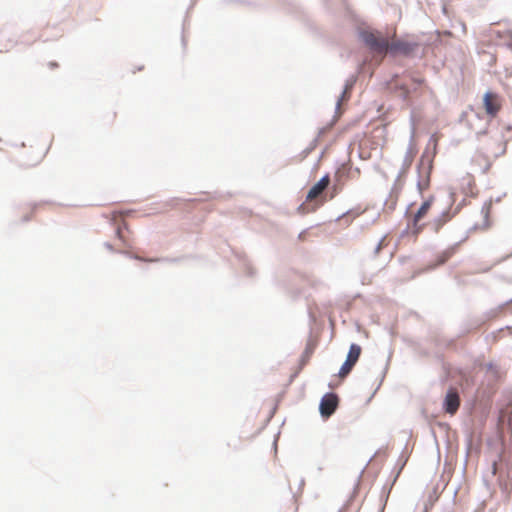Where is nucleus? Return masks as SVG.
<instances>
[{
	"label": "nucleus",
	"mask_w": 512,
	"mask_h": 512,
	"mask_svg": "<svg viewBox=\"0 0 512 512\" xmlns=\"http://www.w3.org/2000/svg\"><path fill=\"white\" fill-rule=\"evenodd\" d=\"M395 89L401 92L400 97L404 101H407L410 98L412 90L405 83L397 82L395 84Z\"/></svg>",
	"instance_id": "nucleus-13"
},
{
	"label": "nucleus",
	"mask_w": 512,
	"mask_h": 512,
	"mask_svg": "<svg viewBox=\"0 0 512 512\" xmlns=\"http://www.w3.org/2000/svg\"><path fill=\"white\" fill-rule=\"evenodd\" d=\"M330 175L324 174L308 191L306 201H311L318 197L320 193L329 185Z\"/></svg>",
	"instance_id": "nucleus-7"
},
{
	"label": "nucleus",
	"mask_w": 512,
	"mask_h": 512,
	"mask_svg": "<svg viewBox=\"0 0 512 512\" xmlns=\"http://www.w3.org/2000/svg\"><path fill=\"white\" fill-rule=\"evenodd\" d=\"M457 246L458 243H456L454 246L450 247L449 249L445 250L441 255H439L437 259V264H444L454 254Z\"/></svg>",
	"instance_id": "nucleus-14"
},
{
	"label": "nucleus",
	"mask_w": 512,
	"mask_h": 512,
	"mask_svg": "<svg viewBox=\"0 0 512 512\" xmlns=\"http://www.w3.org/2000/svg\"><path fill=\"white\" fill-rule=\"evenodd\" d=\"M413 157H414V153L412 151V147L411 145L408 147L407 149V152H406V156L403 160V165H402V168L401 170L399 171L397 177H396V180H395V183L392 187V190H391V195L396 191L398 192L401 187L397 188V183L398 181L400 180V178L405 175L407 173V171L409 170V168L411 167L412 165V162H413Z\"/></svg>",
	"instance_id": "nucleus-8"
},
{
	"label": "nucleus",
	"mask_w": 512,
	"mask_h": 512,
	"mask_svg": "<svg viewBox=\"0 0 512 512\" xmlns=\"http://www.w3.org/2000/svg\"><path fill=\"white\" fill-rule=\"evenodd\" d=\"M396 206V199H393L389 205L390 210H394Z\"/></svg>",
	"instance_id": "nucleus-27"
},
{
	"label": "nucleus",
	"mask_w": 512,
	"mask_h": 512,
	"mask_svg": "<svg viewBox=\"0 0 512 512\" xmlns=\"http://www.w3.org/2000/svg\"><path fill=\"white\" fill-rule=\"evenodd\" d=\"M420 220H414V215L408 221L410 224V231L414 236H417L426 224H418Z\"/></svg>",
	"instance_id": "nucleus-15"
},
{
	"label": "nucleus",
	"mask_w": 512,
	"mask_h": 512,
	"mask_svg": "<svg viewBox=\"0 0 512 512\" xmlns=\"http://www.w3.org/2000/svg\"><path fill=\"white\" fill-rule=\"evenodd\" d=\"M317 144H318V137H315L311 141L310 145L304 150L305 155H308L309 153H311L315 149Z\"/></svg>",
	"instance_id": "nucleus-22"
},
{
	"label": "nucleus",
	"mask_w": 512,
	"mask_h": 512,
	"mask_svg": "<svg viewBox=\"0 0 512 512\" xmlns=\"http://www.w3.org/2000/svg\"><path fill=\"white\" fill-rule=\"evenodd\" d=\"M325 132H326L325 127L320 128L316 137H318V138L321 137L322 135L325 134Z\"/></svg>",
	"instance_id": "nucleus-25"
},
{
	"label": "nucleus",
	"mask_w": 512,
	"mask_h": 512,
	"mask_svg": "<svg viewBox=\"0 0 512 512\" xmlns=\"http://www.w3.org/2000/svg\"><path fill=\"white\" fill-rule=\"evenodd\" d=\"M458 209L455 211H451V207L443 210L437 217H435L431 222L427 223V226L434 233H438L440 229L449 222L457 213Z\"/></svg>",
	"instance_id": "nucleus-4"
},
{
	"label": "nucleus",
	"mask_w": 512,
	"mask_h": 512,
	"mask_svg": "<svg viewBox=\"0 0 512 512\" xmlns=\"http://www.w3.org/2000/svg\"><path fill=\"white\" fill-rule=\"evenodd\" d=\"M240 261L242 262V265L244 267L246 275L249 277H253L255 274V271H254L253 267L250 265V263L248 262V260L246 259V257L241 258Z\"/></svg>",
	"instance_id": "nucleus-19"
},
{
	"label": "nucleus",
	"mask_w": 512,
	"mask_h": 512,
	"mask_svg": "<svg viewBox=\"0 0 512 512\" xmlns=\"http://www.w3.org/2000/svg\"><path fill=\"white\" fill-rule=\"evenodd\" d=\"M424 164V155H422L419 163L417 164V173H418V179H417V183H416V186H417V189L419 191V193L421 194L422 191H423V184H422V180H421V169H422V166Z\"/></svg>",
	"instance_id": "nucleus-17"
},
{
	"label": "nucleus",
	"mask_w": 512,
	"mask_h": 512,
	"mask_svg": "<svg viewBox=\"0 0 512 512\" xmlns=\"http://www.w3.org/2000/svg\"><path fill=\"white\" fill-rule=\"evenodd\" d=\"M354 82L355 80H352L351 82L347 81L346 84H345V87H344V90L342 91L340 97L338 98V101L336 103V107H335V110L337 111L339 109V103L341 100H343L345 98V94H346V90L347 89H351L354 85Z\"/></svg>",
	"instance_id": "nucleus-20"
},
{
	"label": "nucleus",
	"mask_w": 512,
	"mask_h": 512,
	"mask_svg": "<svg viewBox=\"0 0 512 512\" xmlns=\"http://www.w3.org/2000/svg\"><path fill=\"white\" fill-rule=\"evenodd\" d=\"M434 201V196L430 195L426 200H424L417 211L414 213V220H421L426 216L428 211L430 210Z\"/></svg>",
	"instance_id": "nucleus-10"
},
{
	"label": "nucleus",
	"mask_w": 512,
	"mask_h": 512,
	"mask_svg": "<svg viewBox=\"0 0 512 512\" xmlns=\"http://www.w3.org/2000/svg\"><path fill=\"white\" fill-rule=\"evenodd\" d=\"M413 82L418 86L421 85L424 82V80L421 78H413Z\"/></svg>",
	"instance_id": "nucleus-26"
},
{
	"label": "nucleus",
	"mask_w": 512,
	"mask_h": 512,
	"mask_svg": "<svg viewBox=\"0 0 512 512\" xmlns=\"http://www.w3.org/2000/svg\"><path fill=\"white\" fill-rule=\"evenodd\" d=\"M408 461V457L407 456H403L401 455L400 458L398 459V464H399V469L393 479V482L391 484L390 487H386L384 486L382 488V493H381V506L379 508V512H383L384 511V508L387 504V501H388V498H389V494H390V491L392 489V486L393 484L395 483V481L397 480L398 476L400 475L402 469L404 468V466L406 465Z\"/></svg>",
	"instance_id": "nucleus-5"
},
{
	"label": "nucleus",
	"mask_w": 512,
	"mask_h": 512,
	"mask_svg": "<svg viewBox=\"0 0 512 512\" xmlns=\"http://www.w3.org/2000/svg\"><path fill=\"white\" fill-rule=\"evenodd\" d=\"M339 396L335 392H326L319 402V413L322 419H329L338 409Z\"/></svg>",
	"instance_id": "nucleus-2"
},
{
	"label": "nucleus",
	"mask_w": 512,
	"mask_h": 512,
	"mask_svg": "<svg viewBox=\"0 0 512 512\" xmlns=\"http://www.w3.org/2000/svg\"><path fill=\"white\" fill-rule=\"evenodd\" d=\"M312 353H313V347L308 344L306 346L304 352L301 355L300 368H302L306 364L307 360L309 359V357L311 356Z\"/></svg>",
	"instance_id": "nucleus-18"
},
{
	"label": "nucleus",
	"mask_w": 512,
	"mask_h": 512,
	"mask_svg": "<svg viewBox=\"0 0 512 512\" xmlns=\"http://www.w3.org/2000/svg\"><path fill=\"white\" fill-rule=\"evenodd\" d=\"M388 202H389V200H388V199H385V201H384V205H388Z\"/></svg>",
	"instance_id": "nucleus-40"
},
{
	"label": "nucleus",
	"mask_w": 512,
	"mask_h": 512,
	"mask_svg": "<svg viewBox=\"0 0 512 512\" xmlns=\"http://www.w3.org/2000/svg\"><path fill=\"white\" fill-rule=\"evenodd\" d=\"M163 260H164V261H169V262H176V261H178L179 259H178V258H171V259H169V258H165V259H163Z\"/></svg>",
	"instance_id": "nucleus-31"
},
{
	"label": "nucleus",
	"mask_w": 512,
	"mask_h": 512,
	"mask_svg": "<svg viewBox=\"0 0 512 512\" xmlns=\"http://www.w3.org/2000/svg\"><path fill=\"white\" fill-rule=\"evenodd\" d=\"M104 246H105L108 250H110V251H114L113 246H112V244H111V243H109V242H105V243H104Z\"/></svg>",
	"instance_id": "nucleus-28"
},
{
	"label": "nucleus",
	"mask_w": 512,
	"mask_h": 512,
	"mask_svg": "<svg viewBox=\"0 0 512 512\" xmlns=\"http://www.w3.org/2000/svg\"><path fill=\"white\" fill-rule=\"evenodd\" d=\"M429 169H431V165L429 164ZM430 170L427 171V177H429Z\"/></svg>",
	"instance_id": "nucleus-39"
},
{
	"label": "nucleus",
	"mask_w": 512,
	"mask_h": 512,
	"mask_svg": "<svg viewBox=\"0 0 512 512\" xmlns=\"http://www.w3.org/2000/svg\"><path fill=\"white\" fill-rule=\"evenodd\" d=\"M358 37L371 52H387L391 57H413L421 46L418 40L397 39L389 42L381 33H374L368 29H360Z\"/></svg>",
	"instance_id": "nucleus-1"
},
{
	"label": "nucleus",
	"mask_w": 512,
	"mask_h": 512,
	"mask_svg": "<svg viewBox=\"0 0 512 512\" xmlns=\"http://www.w3.org/2000/svg\"><path fill=\"white\" fill-rule=\"evenodd\" d=\"M492 469H493V474H496V471H497V464H496V462L493 463Z\"/></svg>",
	"instance_id": "nucleus-32"
},
{
	"label": "nucleus",
	"mask_w": 512,
	"mask_h": 512,
	"mask_svg": "<svg viewBox=\"0 0 512 512\" xmlns=\"http://www.w3.org/2000/svg\"><path fill=\"white\" fill-rule=\"evenodd\" d=\"M338 512H343L342 509H340Z\"/></svg>",
	"instance_id": "nucleus-41"
},
{
	"label": "nucleus",
	"mask_w": 512,
	"mask_h": 512,
	"mask_svg": "<svg viewBox=\"0 0 512 512\" xmlns=\"http://www.w3.org/2000/svg\"><path fill=\"white\" fill-rule=\"evenodd\" d=\"M182 45H183V46H185V45H186V40H185L184 35L182 36Z\"/></svg>",
	"instance_id": "nucleus-36"
},
{
	"label": "nucleus",
	"mask_w": 512,
	"mask_h": 512,
	"mask_svg": "<svg viewBox=\"0 0 512 512\" xmlns=\"http://www.w3.org/2000/svg\"><path fill=\"white\" fill-rule=\"evenodd\" d=\"M483 106L489 116L495 117L499 111L496 95L492 94L490 91L485 92L483 95Z\"/></svg>",
	"instance_id": "nucleus-9"
},
{
	"label": "nucleus",
	"mask_w": 512,
	"mask_h": 512,
	"mask_svg": "<svg viewBox=\"0 0 512 512\" xmlns=\"http://www.w3.org/2000/svg\"><path fill=\"white\" fill-rule=\"evenodd\" d=\"M487 370H493L495 368V365L492 362L487 363L486 365Z\"/></svg>",
	"instance_id": "nucleus-29"
},
{
	"label": "nucleus",
	"mask_w": 512,
	"mask_h": 512,
	"mask_svg": "<svg viewBox=\"0 0 512 512\" xmlns=\"http://www.w3.org/2000/svg\"><path fill=\"white\" fill-rule=\"evenodd\" d=\"M49 66H50L51 68H54V67H57V66H58V64H57L56 62H50V63H49Z\"/></svg>",
	"instance_id": "nucleus-34"
},
{
	"label": "nucleus",
	"mask_w": 512,
	"mask_h": 512,
	"mask_svg": "<svg viewBox=\"0 0 512 512\" xmlns=\"http://www.w3.org/2000/svg\"><path fill=\"white\" fill-rule=\"evenodd\" d=\"M506 129H507L508 131H510V130L512 129V126H511V125H508V126L506 127Z\"/></svg>",
	"instance_id": "nucleus-38"
},
{
	"label": "nucleus",
	"mask_w": 512,
	"mask_h": 512,
	"mask_svg": "<svg viewBox=\"0 0 512 512\" xmlns=\"http://www.w3.org/2000/svg\"><path fill=\"white\" fill-rule=\"evenodd\" d=\"M504 406L499 409L498 422L510 425L512 420V389H506L503 392Z\"/></svg>",
	"instance_id": "nucleus-3"
},
{
	"label": "nucleus",
	"mask_w": 512,
	"mask_h": 512,
	"mask_svg": "<svg viewBox=\"0 0 512 512\" xmlns=\"http://www.w3.org/2000/svg\"><path fill=\"white\" fill-rule=\"evenodd\" d=\"M355 365H353L352 363H349L347 361H344V363L341 365L339 371H338V376L340 378H345L347 377L351 371L353 370Z\"/></svg>",
	"instance_id": "nucleus-16"
},
{
	"label": "nucleus",
	"mask_w": 512,
	"mask_h": 512,
	"mask_svg": "<svg viewBox=\"0 0 512 512\" xmlns=\"http://www.w3.org/2000/svg\"><path fill=\"white\" fill-rule=\"evenodd\" d=\"M460 400L458 393L451 388L447 390L443 400V409L445 412L453 415L459 408Z\"/></svg>",
	"instance_id": "nucleus-6"
},
{
	"label": "nucleus",
	"mask_w": 512,
	"mask_h": 512,
	"mask_svg": "<svg viewBox=\"0 0 512 512\" xmlns=\"http://www.w3.org/2000/svg\"><path fill=\"white\" fill-rule=\"evenodd\" d=\"M383 243H384V238H382L378 244L376 245L375 249H374V254H378L379 251L381 250L382 246H383Z\"/></svg>",
	"instance_id": "nucleus-23"
},
{
	"label": "nucleus",
	"mask_w": 512,
	"mask_h": 512,
	"mask_svg": "<svg viewBox=\"0 0 512 512\" xmlns=\"http://www.w3.org/2000/svg\"><path fill=\"white\" fill-rule=\"evenodd\" d=\"M413 204L414 203H411V204L408 205V207L406 208L405 213H404L405 216L408 215V212H409L410 208L413 206Z\"/></svg>",
	"instance_id": "nucleus-30"
},
{
	"label": "nucleus",
	"mask_w": 512,
	"mask_h": 512,
	"mask_svg": "<svg viewBox=\"0 0 512 512\" xmlns=\"http://www.w3.org/2000/svg\"><path fill=\"white\" fill-rule=\"evenodd\" d=\"M29 219H30V216H29V215H25V216L23 217V221H24V222L29 221Z\"/></svg>",
	"instance_id": "nucleus-35"
},
{
	"label": "nucleus",
	"mask_w": 512,
	"mask_h": 512,
	"mask_svg": "<svg viewBox=\"0 0 512 512\" xmlns=\"http://www.w3.org/2000/svg\"><path fill=\"white\" fill-rule=\"evenodd\" d=\"M327 201V198L326 196H321L319 200H317L316 202L314 203H311V204H308L306 205L305 203H301L297 210L300 212V213H308V212H314L316 211L321 205H323L325 202Z\"/></svg>",
	"instance_id": "nucleus-12"
},
{
	"label": "nucleus",
	"mask_w": 512,
	"mask_h": 512,
	"mask_svg": "<svg viewBox=\"0 0 512 512\" xmlns=\"http://www.w3.org/2000/svg\"><path fill=\"white\" fill-rule=\"evenodd\" d=\"M335 194H336V191H334V192L330 195V199L334 198Z\"/></svg>",
	"instance_id": "nucleus-37"
},
{
	"label": "nucleus",
	"mask_w": 512,
	"mask_h": 512,
	"mask_svg": "<svg viewBox=\"0 0 512 512\" xmlns=\"http://www.w3.org/2000/svg\"><path fill=\"white\" fill-rule=\"evenodd\" d=\"M128 257L132 258V259H135V260H139V261H144V262H155V261H159V259H146V258H142L136 254H132V253H129V252H124Z\"/></svg>",
	"instance_id": "nucleus-21"
},
{
	"label": "nucleus",
	"mask_w": 512,
	"mask_h": 512,
	"mask_svg": "<svg viewBox=\"0 0 512 512\" xmlns=\"http://www.w3.org/2000/svg\"><path fill=\"white\" fill-rule=\"evenodd\" d=\"M361 352L362 348L359 344L351 343L345 361L356 365L360 358Z\"/></svg>",
	"instance_id": "nucleus-11"
},
{
	"label": "nucleus",
	"mask_w": 512,
	"mask_h": 512,
	"mask_svg": "<svg viewBox=\"0 0 512 512\" xmlns=\"http://www.w3.org/2000/svg\"><path fill=\"white\" fill-rule=\"evenodd\" d=\"M410 224H407V227L401 232L400 237H404L410 233Z\"/></svg>",
	"instance_id": "nucleus-24"
},
{
	"label": "nucleus",
	"mask_w": 512,
	"mask_h": 512,
	"mask_svg": "<svg viewBox=\"0 0 512 512\" xmlns=\"http://www.w3.org/2000/svg\"><path fill=\"white\" fill-rule=\"evenodd\" d=\"M486 134V130H481L479 132H477V137H480L481 135H485Z\"/></svg>",
	"instance_id": "nucleus-33"
}]
</instances>
